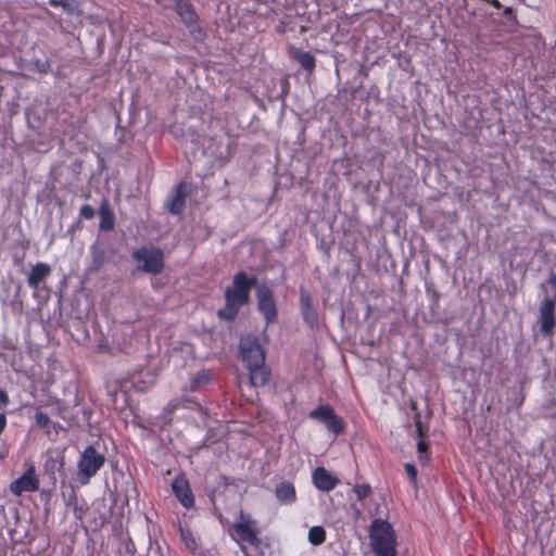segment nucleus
Here are the masks:
<instances>
[{
	"label": "nucleus",
	"instance_id": "obj_1",
	"mask_svg": "<svg viewBox=\"0 0 556 556\" xmlns=\"http://www.w3.org/2000/svg\"><path fill=\"white\" fill-rule=\"evenodd\" d=\"M255 283V277H248L244 273L236 274L231 287L225 291L226 305L218 315L227 320L233 319L240 306L249 302L250 290Z\"/></svg>",
	"mask_w": 556,
	"mask_h": 556
},
{
	"label": "nucleus",
	"instance_id": "obj_2",
	"mask_svg": "<svg viewBox=\"0 0 556 556\" xmlns=\"http://www.w3.org/2000/svg\"><path fill=\"white\" fill-rule=\"evenodd\" d=\"M369 538L378 556H395V536L389 522L375 519L370 527Z\"/></svg>",
	"mask_w": 556,
	"mask_h": 556
},
{
	"label": "nucleus",
	"instance_id": "obj_3",
	"mask_svg": "<svg viewBox=\"0 0 556 556\" xmlns=\"http://www.w3.org/2000/svg\"><path fill=\"white\" fill-rule=\"evenodd\" d=\"M105 458L98 453L93 446H87L81 453L78 462V480L81 484H87L100 468L104 465Z\"/></svg>",
	"mask_w": 556,
	"mask_h": 556
},
{
	"label": "nucleus",
	"instance_id": "obj_4",
	"mask_svg": "<svg viewBox=\"0 0 556 556\" xmlns=\"http://www.w3.org/2000/svg\"><path fill=\"white\" fill-rule=\"evenodd\" d=\"M138 268L142 271L156 275L164 267V254L157 248H142L134 252Z\"/></svg>",
	"mask_w": 556,
	"mask_h": 556
},
{
	"label": "nucleus",
	"instance_id": "obj_5",
	"mask_svg": "<svg viewBox=\"0 0 556 556\" xmlns=\"http://www.w3.org/2000/svg\"><path fill=\"white\" fill-rule=\"evenodd\" d=\"M240 352L247 368L263 365L265 362L264 350L253 336H247L241 339Z\"/></svg>",
	"mask_w": 556,
	"mask_h": 556
},
{
	"label": "nucleus",
	"instance_id": "obj_6",
	"mask_svg": "<svg viewBox=\"0 0 556 556\" xmlns=\"http://www.w3.org/2000/svg\"><path fill=\"white\" fill-rule=\"evenodd\" d=\"M231 536L238 543L254 544L256 541L255 522L250 516L240 515V519L232 526Z\"/></svg>",
	"mask_w": 556,
	"mask_h": 556
},
{
	"label": "nucleus",
	"instance_id": "obj_7",
	"mask_svg": "<svg viewBox=\"0 0 556 556\" xmlns=\"http://www.w3.org/2000/svg\"><path fill=\"white\" fill-rule=\"evenodd\" d=\"M257 307L267 324L276 320L277 308L270 289L266 286H258L256 290Z\"/></svg>",
	"mask_w": 556,
	"mask_h": 556
},
{
	"label": "nucleus",
	"instance_id": "obj_8",
	"mask_svg": "<svg viewBox=\"0 0 556 556\" xmlns=\"http://www.w3.org/2000/svg\"><path fill=\"white\" fill-rule=\"evenodd\" d=\"M39 489V480L36 476L35 466H29L26 472L12 481L10 491L12 494L20 496L23 492H35Z\"/></svg>",
	"mask_w": 556,
	"mask_h": 556
},
{
	"label": "nucleus",
	"instance_id": "obj_9",
	"mask_svg": "<svg viewBox=\"0 0 556 556\" xmlns=\"http://www.w3.org/2000/svg\"><path fill=\"white\" fill-rule=\"evenodd\" d=\"M172 489L175 496L184 507L190 508L191 506H193L194 497L189 481L185 475H178L174 479V481L172 482Z\"/></svg>",
	"mask_w": 556,
	"mask_h": 556
},
{
	"label": "nucleus",
	"instance_id": "obj_10",
	"mask_svg": "<svg viewBox=\"0 0 556 556\" xmlns=\"http://www.w3.org/2000/svg\"><path fill=\"white\" fill-rule=\"evenodd\" d=\"M314 485L323 492H329L339 484V479L325 467H317L312 473Z\"/></svg>",
	"mask_w": 556,
	"mask_h": 556
},
{
	"label": "nucleus",
	"instance_id": "obj_11",
	"mask_svg": "<svg viewBox=\"0 0 556 556\" xmlns=\"http://www.w3.org/2000/svg\"><path fill=\"white\" fill-rule=\"evenodd\" d=\"M555 301L553 299H544L540 306L541 331L548 336L552 333L555 325L554 316Z\"/></svg>",
	"mask_w": 556,
	"mask_h": 556
},
{
	"label": "nucleus",
	"instance_id": "obj_12",
	"mask_svg": "<svg viewBox=\"0 0 556 556\" xmlns=\"http://www.w3.org/2000/svg\"><path fill=\"white\" fill-rule=\"evenodd\" d=\"M51 267L46 263H37L33 266L30 274L28 275V286L37 289L39 285L50 275Z\"/></svg>",
	"mask_w": 556,
	"mask_h": 556
},
{
	"label": "nucleus",
	"instance_id": "obj_13",
	"mask_svg": "<svg viewBox=\"0 0 556 556\" xmlns=\"http://www.w3.org/2000/svg\"><path fill=\"white\" fill-rule=\"evenodd\" d=\"M277 500L281 504H292L296 500V492L293 483L282 481L275 489Z\"/></svg>",
	"mask_w": 556,
	"mask_h": 556
},
{
	"label": "nucleus",
	"instance_id": "obj_14",
	"mask_svg": "<svg viewBox=\"0 0 556 556\" xmlns=\"http://www.w3.org/2000/svg\"><path fill=\"white\" fill-rule=\"evenodd\" d=\"M248 370L250 371V381L253 387H262L267 383L269 379V370L264 364L250 367Z\"/></svg>",
	"mask_w": 556,
	"mask_h": 556
},
{
	"label": "nucleus",
	"instance_id": "obj_15",
	"mask_svg": "<svg viewBox=\"0 0 556 556\" xmlns=\"http://www.w3.org/2000/svg\"><path fill=\"white\" fill-rule=\"evenodd\" d=\"M186 197V186L179 185L175 191L174 197L168 203V208L173 214H179L182 211Z\"/></svg>",
	"mask_w": 556,
	"mask_h": 556
},
{
	"label": "nucleus",
	"instance_id": "obj_16",
	"mask_svg": "<svg viewBox=\"0 0 556 556\" xmlns=\"http://www.w3.org/2000/svg\"><path fill=\"white\" fill-rule=\"evenodd\" d=\"M333 413H334V410L332 407L325 405V406H319L316 409L312 410L309 413V417L326 424V421L331 417V415Z\"/></svg>",
	"mask_w": 556,
	"mask_h": 556
},
{
	"label": "nucleus",
	"instance_id": "obj_17",
	"mask_svg": "<svg viewBox=\"0 0 556 556\" xmlns=\"http://www.w3.org/2000/svg\"><path fill=\"white\" fill-rule=\"evenodd\" d=\"M326 540V531L323 527L314 526L308 530V541L313 545H320Z\"/></svg>",
	"mask_w": 556,
	"mask_h": 556
},
{
	"label": "nucleus",
	"instance_id": "obj_18",
	"mask_svg": "<svg viewBox=\"0 0 556 556\" xmlns=\"http://www.w3.org/2000/svg\"><path fill=\"white\" fill-rule=\"evenodd\" d=\"M294 56L304 68L308 71H312L314 68L315 59L309 52L296 51Z\"/></svg>",
	"mask_w": 556,
	"mask_h": 556
},
{
	"label": "nucleus",
	"instance_id": "obj_19",
	"mask_svg": "<svg viewBox=\"0 0 556 556\" xmlns=\"http://www.w3.org/2000/svg\"><path fill=\"white\" fill-rule=\"evenodd\" d=\"M180 535L188 549L194 552L198 548V539L189 529L180 528Z\"/></svg>",
	"mask_w": 556,
	"mask_h": 556
},
{
	"label": "nucleus",
	"instance_id": "obj_20",
	"mask_svg": "<svg viewBox=\"0 0 556 556\" xmlns=\"http://www.w3.org/2000/svg\"><path fill=\"white\" fill-rule=\"evenodd\" d=\"M100 217H101V222H100L101 229H103V230L113 229L114 216H113V213L109 208L102 207L100 211Z\"/></svg>",
	"mask_w": 556,
	"mask_h": 556
},
{
	"label": "nucleus",
	"instance_id": "obj_21",
	"mask_svg": "<svg viewBox=\"0 0 556 556\" xmlns=\"http://www.w3.org/2000/svg\"><path fill=\"white\" fill-rule=\"evenodd\" d=\"M325 426L327 429L336 434L340 433L344 429V421L341 417L337 416L334 413L331 417L326 421Z\"/></svg>",
	"mask_w": 556,
	"mask_h": 556
},
{
	"label": "nucleus",
	"instance_id": "obj_22",
	"mask_svg": "<svg viewBox=\"0 0 556 556\" xmlns=\"http://www.w3.org/2000/svg\"><path fill=\"white\" fill-rule=\"evenodd\" d=\"M177 12L185 23L190 24L194 21V12L188 3L177 4Z\"/></svg>",
	"mask_w": 556,
	"mask_h": 556
},
{
	"label": "nucleus",
	"instance_id": "obj_23",
	"mask_svg": "<svg viewBox=\"0 0 556 556\" xmlns=\"http://www.w3.org/2000/svg\"><path fill=\"white\" fill-rule=\"evenodd\" d=\"M353 491H354L357 500L362 501L370 494L371 488L369 484H356L354 486Z\"/></svg>",
	"mask_w": 556,
	"mask_h": 556
},
{
	"label": "nucleus",
	"instance_id": "obj_24",
	"mask_svg": "<svg viewBox=\"0 0 556 556\" xmlns=\"http://www.w3.org/2000/svg\"><path fill=\"white\" fill-rule=\"evenodd\" d=\"M52 4L54 5H62L64 10H66L68 13H75L77 12V3L75 0H60V1H52Z\"/></svg>",
	"mask_w": 556,
	"mask_h": 556
},
{
	"label": "nucleus",
	"instance_id": "obj_25",
	"mask_svg": "<svg viewBox=\"0 0 556 556\" xmlns=\"http://www.w3.org/2000/svg\"><path fill=\"white\" fill-rule=\"evenodd\" d=\"M303 315H304L305 320L309 325L313 326L314 324L317 323V312L313 307L304 308Z\"/></svg>",
	"mask_w": 556,
	"mask_h": 556
},
{
	"label": "nucleus",
	"instance_id": "obj_26",
	"mask_svg": "<svg viewBox=\"0 0 556 556\" xmlns=\"http://www.w3.org/2000/svg\"><path fill=\"white\" fill-rule=\"evenodd\" d=\"M418 453H419V459L420 462H427L428 457L426 455L427 452V444L425 441L420 440L417 444Z\"/></svg>",
	"mask_w": 556,
	"mask_h": 556
},
{
	"label": "nucleus",
	"instance_id": "obj_27",
	"mask_svg": "<svg viewBox=\"0 0 556 556\" xmlns=\"http://www.w3.org/2000/svg\"><path fill=\"white\" fill-rule=\"evenodd\" d=\"M301 305L304 308H308V307H313L311 302H312V299H311V295L304 291L301 292Z\"/></svg>",
	"mask_w": 556,
	"mask_h": 556
},
{
	"label": "nucleus",
	"instance_id": "obj_28",
	"mask_svg": "<svg viewBox=\"0 0 556 556\" xmlns=\"http://www.w3.org/2000/svg\"><path fill=\"white\" fill-rule=\"evenodd\" d=\"M405 469H406V472L407 475L409 476L410 480L413 483H416V479H417V470L415 468L414 465L412 464H406L405 465Z\"/></svg>",
	"mask_w": 556,
	"mask_h": 556
},
{
	"label": "nucleus",
	"instance_id": "obj_29",
	"mask_svg": "<svg viewBox=\"0 0 556 556\" xmlns=\"http://www.w3.org/2000/svg\"><path fill=\"white\" fill-rule=\"evenodd\" d=\"M9 403V396L4 391H0V408H4Z\"/></svg>",
	"mask_w": 556,
	"mask_h": 556
},
{
	"label": "nucleus",
	"instance_id": "obj_30",
	"mask_svg": "<svg viewBox=\"0 0 556 556\" xmlns=\"http://www.w3.org/2000/svg\"><path fill=\"white\" fill-rule=\"evenodd\" d=\"M36 420H37L38 425L46 426L48 422V417L42 413H37Z\"/></svg>",
	"mask_w": 556,
	"mask_h": 556
},
{
	"label": "nucleus",
	"instance_id": "obj_31",
	"mask_svg": "<svg viewBox=\"0 0 556 556\" xmlns=\"http://www.w3.org/2000/svg\"><path fill=\"white\" fill-rule=\"evenodd\" d=\"M7 426V417L3 413H0V434L3 432Z\"/></svg>",
	"mask_w": 556,
	"mask_h": 556
},
{
	"label": "nucleus",
	"instance_id": "obj_32",
	"mask_svg": "<svg viewBox=\"0 0 556 556\" xmlns=\"http://www.w3.org/2000/svg\"><path fill=\"white\" fill-rule=\"evenodd\" d=\"M86 211H91V208H90V207H88V206H84V207H83V214H85V212H86Z\"/></svg>",
	"mask_w": 556,
	"mask_h": 556
},
{
	"label": "nucleus",
	"instance_id": "obj_33",
	"mask_svg": "<svg viewBox=\"0 0 556 556\" xmlns=\"http://www.w3.org/2000/svg\"><path fill=\"white\" fill-rule=\"evenodd\" d=\"M85 216L90 217L91 216V211H86L85 212Z\"/></svg>",
	"mask_w": 556,
	"mask_h": 556
}]
</instances>
